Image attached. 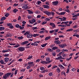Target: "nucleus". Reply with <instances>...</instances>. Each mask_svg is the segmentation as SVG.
Here are the masks:
<instances>
[{
	"mask_svg": "<svg viewBox=\"0 0 79 79\" xmlns=\"http://www.w3.org/2000/svg\"><path fill=\"white\" fill-rule=\"evenodd\" d=\"M14 75V73H9L5 74L4 76H3V79H6L7 77H9V76L10 75V77H12Z\"/></svg>",
	"mask_w": 79,
	"mask_h": 79,
	"instance_id": "obj_1",
	"label": "nucleus"
},
{
	"mask_svg": "<svg viewBox=\"0 0 79 79\" xmlns=\"http://www.w3.org/2000/svg\"><path fill=\"white\" fill-rule=\"evenodd\" d=\"M44 13L48 16H50L52 15V16H53V15H54V12H50L48 11H45L44 12Z\"/></svg>",
	"mask_w": 79,
	"mask_h": 79,
	"instance_id": "obj_2",
	"label": "nucleus"
},
{
	"mask_svg": "<svg viewBox=\"0 0 79 79\" xmlns=\"http://www.w3.org/2000/svg\"><path fill=\"white\" fill-rule=\"evenodd\" d=\"M28 43H29V41H26L21 43V45H26V46H27L29 45L28 44H28Z\"/></svg>",
	"mask_w": 79,
	"mask_h": 79,
	"instance_id": "obj_3",
	"label": "nucleus"
},
{
	"mask_svg": "<svg viewBox=\"0 0 79 79\" xmlns=\"http://www.w3.org/2000/svg\"><path fill=\"white\" fill-rule=\"evenodd\" d=\"M18 49L19 50L20 52H24L25 50V48L24 47H19V48H18Z\"/></svg>",
	"mask_w": 79,
	"mask_h": 79,
	"instance_id": "obj_4",
	"label": "nucleus"
},
{
	"mask_svg": "<svg viewBox=\"0 0 79 79\" xmlns=\"http://www.w3.org/2000/svg\"><path fill=\"white\" fill-rule=\"evenodd\" d=\"M40 69L41 71H43L41 72V73H45V70L44 67H40Z\"/></svg>",
	"mask_w": 79,
	"mask_h": 79,
	"instance_id": "obj_5",
	"label": "nucleus"
},
{
	"mask_svg": "<svg viewBox=\"0 0 79 79\" xmlns=\"http://www.w3.org/2000/svg\"><path fill=\"white\" fill-rule=\"evenodd\" d=\"M29 5L28 4H24V5L22 7L23 8H24V10H26L29 8V6H28Z\"/></svg>",
	"mask_w": 79,
	"mask_h": 79,
	"instance_id": "obj_6",
	"label": "nucleus"
},
{
	"mask_svg": "<svg viewBox=\"0 0 79 79\" xmlns=\"http://www.w3.org/2000/svg\"><path fill=\"white\" fill-rule=\"evenodd\" d=\"M52 62V61L50 60V61H49L48 62H47L45 61H41L40 62L41 63H42V64H47Z\"/></svg>",
	"mask_w": 79,
	"mask_h": 79,
	"instance_id": "obj_7",
	"label": "nucleus"
},
{
	"mask_svg": "<svg viewBox=\"0 0 79 79\" xmlns=\"http://www.w3.org/2000/svg\"><path fill=\"white\" fill-rule=\"evenodd\" d=\"M28 64L31 67L32 66H34V62H28Z\"/></svg>",
	"mask_w": 79,
	"mask_h": 79,
	"instance_id": "obj_8",
	"label": "nucleus"
},
{
	"mask_svg": "<svg viewBox=\"0 0 79 79\" xmlns=\"http://www.w3.org/2000/svg\"><path fill=\"white\" fill-rule=\"evenodd\" d=\"M52 5L54 6H56V5H58V1H56L53 2H52Z\"/></svg>",
	"mask_w": 79,
	"mask_h": 79,
	"instance_id": "obj_9",
	"label": "nucleus"
},
{
	"mask_svg": "<svg viewBox=\"0 0 79 79\" xmlns=\"http://www.w3.org/2000/svg\"><path fill=\"white\" fill-rule=\"evenodd\" d=\"M36 20L35 19H33L31 20H29V22L31 23V24H33V23H35Z\"/></svg>",
	"mask_w": 79,
	"mask_h": 79,
	"instance_id": "obj_10",
	"label": "nucleus"
},
{
	"mask_svg": "<svg viewBox=\"0 0 79 79\" xmlns=\"http://www.w3.org/2000/svg\"><path fill=\"white\" fill-rule=\"evenodd\" d=\"M54 43L56 44V45H59L60 44H61V42L59 40H56L55 41H54Z\"/></svg>",
	"mask_w": 79,
	"mask_h": 79,
	"instance_id": "obj_11",
	"label": "nucleus"
},
{
	"mask_svg": "<svg viewBox=\"0 0 79 79\" xmlns=\"http://www.w3.org/2000/svg\"><path fill=\"white\" fill-rule=\"evenodd\" d=\"M56 60H62V56H59L58 57H57L56 58Z\"/></svg>",
	"mask_w": 79,
	"mask_h": 79,
	"instance_id": "obj_12",
	"label": "nucleus"
},
{
	"mask_svg": "<svg viewBox=\"0 0 79 79\" xmlns=\"http://www.w3.org/2000/svg\"><path fill=\"white\" fill-rule=\"evenodd\" d=\"M50 26H52L53 28H54L56 26L55 24L52 23H50Z\"/></svg>",
	"mask_w": 79,
	"mask_h": 79,
	"instance_id": "obj_13",
	"label": "nucleus"
},
{
	"mask_svg": "<svg viewBox=\"0 0 79 79\" xmlns=\"http://www.w3.org/2000/svg\"><path fill=\"white\" fill-rule=\"evenodd\" d=\"M44 8H46L47 9H49V6L47 5H43Z\"/></svg>",
	"mask_w": 79,
	"mask_h": 79,
	"instance_id": "obj_14",
	"label": "nucleus"
},
{
	"mask_svg": "<svg viewBox=\"0 0 79 79\" xmlns=\"http://www.w3.org/2000/svg\"><path fill=\"white\" fill-rule=\"evenodd\" d=\"M32 37V34H28V35H27V37L28 38H31V37Z\"/></svg>",
	"mask_w": 79,
	"mask_h": 79,
	"instance_id": "obj_15",
	"label": "nucleus"
},
{
	"mask_svg": "<svg viewBox=\"0 0 79 79\" xmlns=\"http://www.w3.org/2000/svg\"><path fill=\"white\" fill-rule=\"evenodd\" d=\"M50 38H51V36H50L47 37L45 38L44 40L45 41H46V40H48V39H50Z\"/></svg>",
	"mask_w": 79,
	"mask_h": 79,
	"instance_id": "obj_16",
	"label": "nucleus"
},
{
	"mask_svg": "<svg viewBox=\"0 0 79 79\" xmlns=\"http://www.w3.org/2000/svg\"><path fill=\"white\" fill-rule=\"evenodd\" d=\"M56 71L58 73H60V72H61V70H60V68H59V67H58L57 68V69H56Z\"/></svg>",
	"mask_w": 79,
	"mask_h": 79,
	"instance_id": "obj_17",
	"label": "nucleus"
},
{
	"mask_svg": "<svg viewBox=\"0 0 79 79\" xmlns=\"http://www.w3.org/2000/svg\"><path fill=\"white\" fill-rule=\"evenodd\" d=\"M47 50L48 51V52H52L53 51V50H52V49L49 48H48Z\"/></svg>",
	"mask_w": 79,
	"mask_h": 79,
	"instance_id": "obj_18",
	"label": "nucleus"
},
{
	"mask_svg": "<svg viewBox=\"0 0 79 79\" xmlns=\"http://www.w3.org/2000/svg\"><path fill=\"white\" fill-rule=\"evenodd\" d=\"M58 46L60 47H61V48H64V44H59Z\"/></svg>",
	"mask_w": 79,
	"mask_h": 79,
	"instance_id": "obj_19",
	"label": "nucleus"
},
{
	"mask_svg": "<svg viewBox=\"0 0 79 79\" xmlns=\"http://www.w3.org/2000/svg\"><path fill=\"white\" fill-rule=\"evenodd\" d=\"M58 49V47L54 46L52 48V50H57Z\"/></svg>",
	"mask_w": 79,
	"mask_h": 79,
	"instance_id": "obj_20",
	"label": "nucleus"
},
{
	"mask_svg": "<svg viewBox=\"0 0 79 79\" xmlns=\"http://www.w3.org/2000/svg\"><path fill=\"white\" fill-rule=\"evenodd\" d=\"M59 67L60 68V69H65V68L62 65L60 64L59 65Z\"/></svg>",
	"mask_w": 79,
	"mask_h": 79,
	"instance_id": "obj_21",
	"label": "nucleus"
},
{
	"mask_svg": "<svg viewBox=\"0 0 79 79\" xmlns=\"http://www.w3.org/2000/svg\"><path fill=\"white\" fill-rule=\"evenodd\" d=\"M4 60L5 61V62H8L9 60V58L8 57H6L4 59Z\"/></svg>",
	"mask_w": 79,
	"mask_h": 79,
	"instance_id": "obj_22",
	"label": "nucleus"
},
{
	"mask_svg": "<svg viewBox=\"0 0 79 79\" xmlns=\"http://www.w3.org/2000/svg\"><path fill=\"white\" fill-rule=\"evenodd\" d=\"M6 19V18L5 17H3L1 18V21H4V20H5Z\"/></svg>",
	"mask_w": 79,
	"mask_h": 79,
	"instance_id": "obj_23",
	"label": "nucleus"
},
{
	"mask_svg": "<svg viewBox=\"0 0 79 79\" xmlns=\"http://www.w3.org/2000/svg\"><path fill=\"white\" fill-rule=\"evenodd\" d=\"M30 34V31H26L25 33L24 34V35H27L28 34Z\"/></svg>",
	"mask_w": 79,
	"mask_h": 79,
	"instance_id": "obj_24",
	"label": "nucleus"
},
{
	"mask_svg": "<svg viewBox=\"0 0 79 79\" xmlns=\"http://www.w3.org/2000/svg\"><path fill=\"white\" fill-rule=\"evenodd\" d=\"M0 63L2 64H6V63H4L3 61L2 60L0 61Z\"/></svg>",
	"mask_w": 79,
	"mask_h": 79,
	"instance_id": "obj_25",
	"label": "nucleus"
},
{
	"mask_svg": "<svg viewBox=\"0 0 79 79\" xmlns=\"http://www.w3.org/2000/svg\"><path fill=\"white\" fill-rule=\"evenodd\" d=\"M27 11H28V13L29 14H33V12L32 11L30 10H27Z\"/></svg>",
	"mask_w": 79,
	"mask_h": 79,
	"instance_id": "obj_26",
	"label": "nucleus"
},
{
	"mask_svg": "<svg viewBox=\"0 0 79 79\" xmlns=\"http://www.w3.org/2000/svg\"><path fill=\"white\" fill-rule=\"evenodd\" d=\"M5 29V27H0V31H3Z\"/></svg>",
	"mask_w": 79,
	"mask_h": 79,
	"instance_id": "obj_27",
	"label": "nucleus"
},
{
	"mask_svg": "<svg viewBox=\"0 0 79 79\" xmlns=\"http://www.w3.org/2000/svg\"><path fill=\"white\" fill-rule=\"evenodd\" d=\"M10 50H3L2 51V53H6V52H8Z\"/></svg>",
	"mask_w": 79,
	"mask_h": 79,
	"instance_id": "obj_28",
	"label": "nucleus"
},
{
	"mask_svg": "<svg viewBox=\"0 0 79 79\" xmlns=\"http://www.w3.org/2000/svg\"><path fill=\"white\" fill-rule=\"evenodd\" d=\"M18 11V10L17 9H15L13 10V12H14L15 13H16V12Z\"/></svg>",
	"mask_w": 79,
	"mask_h": 79,
	"instance_id": "obj_29",
	"label": "nucleus"
},
{
	"mask_svg": "<svg viewBox=\"0 0 79 79\" xmlns=\"http://www.w3.org/2000/svg\"><path fill=\"white\" fill-rule=\"evenodd\" d=\"M48 44V43H46L44 44H42V45H41V47H46V45H47V44Z\"/></svg>",
	"mask_w": 79,
	"mask_h": 79,
	"instance_id": "obj_30",
	"label": "nucleus"
},
{
	"mask_svg": "<svg viewBox=\"0 0 79 79\" xmlns=\"http://www.w3.org/2000/svg\"><path fill=\"white\" fill-rule=\"evenodd\" d=\"M12 35L9 33L8 34H7V35L6 36V37H11V36H12Z\"/></svg>",
	"mask_w": 79,
	"mask_h": 79,
	"instance_id": "obj_31",
	"label": "nucleus"
},
{
	"mask_svg": "<svg viewBox=\"0 0 79 79\" xmlns=\"http://www.w3.org/2000/svg\"><path fill=\"white\" fill-rule=\"evenodd\" d=\"M15 27L17 28H19V27H20V26L18 24H17L15 25Z\"/></svg>",
	"mask_w": 79,
	"mask_h": 79,
	"instance_id": "obj_32",
	"label": "nucleus"
},
{
	"mask_svg": "<svg viewBox=\"0 0 79 79\" xmlns=\"http://www.w3.org/2000/svg\"><path fill=\"white\" fill-rule=\"evenodd\" d=\"M73 31V29L72 28H71L70 29H68L67 30H66V32H68L69 31Z\"/></svg>",
	"mask_w": 79,
	"mask_h": 79,
	"instance_id": "obj_33",
	"label": "nucleus"
},
{
	"mask_svg": "<svg viewBox=\"0 0 79 79\" xmlns=\"http://www.w3.org/2000/svg\"><path fill=\"white\" fill-rule=\"evenodd\" d=\"M17 38L18 39H19V40H21V39H23V37L22 36L20 37H18Z\"/></svg>",
	"mask_w": 79,
	"mask_h": 79,
	"instance_id": "obj_34",
	"label": "nucleus"
},
{
	"mask_svg": "<svg viewBox=\"0 0 79 79\" xmlns=\"http://www.w3.org/2000/svg\"><path fill=\"white\" fill-rule=\"evenodd\" d=\"M11 25H12V23H7V26H9V27H10Z\"/></svg>",
	"mask_w": 79,
	"mask_h": 79,
	"instance_id": "obj_35",
	"label": "nucleus"
},
{
	"mask_svg": "<svg viewBox=\"0 0 79 79\" xmlns=\"http://www.w3.org/2000/svg\"><path fill=\"white\" fill-rule=\"evenodd\" d=\"M33 56H29L28 58L27 59V60H29V59H31V58H32Z\"/></svg>",
	"mask_w": 79,
	"mask_h": 79,
	"instance_id": "obj_36",
	"label": "nucleus"
},
{
	"mask_svg": "<svg viewBox=\"0 0 79 79\" xmlns=\"http://www.w3.org/2000/svg\"><path fill=\"white\" fill-rule=\"evenodd\" d=\"M20 45L19 44H17L16 45L14 46L15 48H17V47H19Z\"/></svg>",
	"mask_w": 79,
	"mask_h": 79,
	"instance_id": "obj_37",
	"label": "nucleus"
},
{
	"mask_svg": "<svg viewBox=\"0 0 79 79\" xmlns=\"http://www.w3.org/2000/svg\"><path fill=\"white\" fill-rule=\"evenodd\" d=\"M54 32V30L50 31L49 33H50V34H52V33H53V32Z\"/></svg>",
	"mask_w": 79,
	"mask_h": 79,
	"instance_id": "obj_38",
	"label": "nucleus"
},
{
	"mask_svg": "<svg viewBox=\"0 0 79 79\" xmlns=\"http://www.w3.org/2000/svg\"><path fill=\"white\" fill-rule=\"evenodd\" d=\"M46 61H50V59L49 57H48L46 58Z\"/></svg>",
	"mask_w": 79,
	"mask_h": 79,
	"instance_id": "obj_39",
	"label": "nucleus"
},
{
	"mask_svg": "<svg viewBox=\"0 0 79 79\" xmlns=\"http://www.w3.org/2000/svg\"><path fill=\"white\" fill-rule=\"evenodd\" d=\"M9 15H10V14H9V13H7L5 15V16L6 18L8 17V16H9Z\"/></svg>",
	"mask_w": 79,
	"mask_h": 79,
	"instance_id": "obj_40",
	"label": "nucleus"
},
{
	"mask_svg": "<svg viewBox=\"0 0 79 79\" xmlns=\"http://www.w3.org/2000/svg\"><path fill=\"white\" fill-rule=\"evenodd\" d=\"M35 13L36 14H39V13H40V11L39 10H37L35 11Z\"/></svg>",
	"mask_w": 79,
	"mask_h": 79,
	"instance_id": "obj_41",
	"label": "nucleus"
},
{
	"mask_svg": "<svg viewBox=\"0 0 79 79\" xmlns=\"http://www.w3.org/2000/svg\"><path fill=\"white\" fill-rule=\"evenodd\" d=\"M40 61V59H38L36 60L35 61V63H38Z\"/></svg>",
	"mask_w": 79,
	"mask_h": 79,
	"instance_id": "obj_42",
	"label": "nucleus"
},
{
	"mask_svg": "<svg viewBox=\"0 0 79 79\" xmlns=\"http://www.w3.org/2000/svg\"><path fill=\"white\" fill-rule=\"evenodd\" d=\"M59 37L60 38H61V37L62 38H64V36L63 35H60L59 36Z\"/></svg>",
	"mask_w": 79,
	"mask_h": 79,
	"instance_id": "obj_43",
	"label": "nucleus"
},
{
	"mask_svg": "<svg viewBox=\"0 0 79 79\" xmlns=\"http://www.w3.org/2000/svg\"><path fill=\"white\" fill-rule=\"evenodd\" d=\"M32 29L33 30H35V29H37V27H32Z\"/></svg>",
	"mask_w": 79,
	"mask_h": 79,
	"instance_id": "obj_44",
	"label": "nucleus"
},
{
	"mask_svg": "<svg viewBox=\"0 0 79 79\" xmlns=\"http://www.w3.org/2000/svg\"><path fill=\"white\" fill-rule=\"evenodd\" d=\"M62 51H64V52H68V50L64 49L62 50Z\"/></svg>",
	"mask_w": 79,
	"mask_h": 79,
	"instance_id": "obj_45",
	"label": "nucleus"
},
{
	"mask_svg": "<svg viewBox=\"0 0 79 79\" xmlns=\"http://www.w3.org/2000/svg\"><path fill=\"white\" fill-rule=\"evenodd\" d=\"M37 3L38 5H40V4L41 3H42V2H41V1H37Z\"/></svg>",
	"mask_w": 79,
	"mask_h": 79,
	"instance_id": "obj_46",
	"label": "nucleus"
},
{
	"mask_svg": "<svg viewBox=\"0 0 79 79\" xmlns=\"http://www.w3.org/2000/svg\"><path fill=\"white\" fill-rule=\"evenodd\" d=\"M56 54L55 52H53L52 53V56H55V55H56Z\"/></svg>",
	"mask_w": 79,
	"mask_h": 79,
	"instance_id": "obj_47",
	"label": "nucleus"
},
{
	"mask_svg": "<svg viewBox=\"0 0 79 79\" xmlns=\"http://www.w3.org/2000/svg\"><path fill=\"white\" fill-rule=\"evenodd\" d=\"M72 58V57H70L69 58H66V60H67V61H69L71 59V58Z\"/></svg>",
	"mask_w": 79,
	"mask_h": 79,
	"instance_id": "obj_48",
	"label": "nucleus"
},
{
	"mask_svg": "<svg viewBox=\"0 0 79 79\" xmlns=\"http://www.w3.org/2000/svg\"><path fill=\"white\" fill-rule=\"evenodd\" d=\"M54 31H55V32H57L58 31H59V29H55L54 30Z\"/></svg>",
	"mask_w": 79,
	"mask_h": 79,
	"instance_id": "obj_49",
	"label": "nucleus"
},
{
	"mask_svg": "<svg viewBox=\"0 0 79 79\" xmlns=\"http://www.w3.org/2000/svg\"><path fill=\"white\" fill-rule=\"evenodd\" d=\"M31 67L29 65H28V66L27 67V69H29L31 68Z\"/></svg>",
	"mask_w": 79,
	"mask_h": 79,
	"instance_id": "obj_50",
	"label": "nucleus"
},
{
	"mask_svg": "<svg viewBox=\"0 0 79 79\" xmlns=\"http://www.w3.org/2000/svg\"><path fill=\"white\" fill-rule=\"evenodd\" d=\"M18 70H16L15 71L14 74L15 75H16V74H17L18 73Z\"/></svg>",
	"mask_w": 79,
	"mask_h": 79,
	"instance_id": "obj_51",
	"label": "nucleus"
},
{
	"mask_svg": "<svg viewBox=\"0 0 79 79\" xmlns=\"http://www.w3.org/2000/svg\"><path fill=\"white\" fill-rule=\"evenodd\" d=\"M66 2V3H69V1H68V0H64L63 1V2Z\"/></svg>",
	"mask_w": 79,
	"mask_h": 79,
	"instance_id": "obj_52",
	"label": "nucleus"
},
{
	"mask_svg": "<svg viewBox=\"0 0 79 79\" xmlns=\"http://www.w3.org/2000/svg\"><path fill=\"white\" fill-rule=\"evenodd\" d=\"M19 28L20 29H21L22 30H23V29H24V27H21V26Z\"/></svg>",
	"mask_w": 79,
	"mask_h": 79,
	"instance_id": "obj_53",
	"label": "nucleus"
},
{
	"mask_svg": "<svg viewBox=\"0 0 79 79\" xmlns=\"http://www.w3.org/2000/svg\"><path fill=\"white\" fill-rule=\"evenodd\" d=\"M4 56H5V57H8V56H9V54H5L4 55Z\"/></svg>",
	"mask_w": 79,
	"mask_h": 79,
	"instance_id": "obj_54",
	"label": "nucleus"
},
{
	"mask_svg": "<svg viewBox=\"0 0 79 79\" xmlns=\"http://www.w3.org/2000/svg\"><path fill=\"white\" fill-rule=\"evenodd\" d=\"M18 4H16V3H15L13 5V6H18Z\"/></svg>",
	"mask_w": 79,
	"mask_h": 79,
	"instance_id": "obj_55",
	"label": "nucleus"
},
{
	"mask_svg": "<svg viewBox=\"0 0 79 79\" xmlns=\"http://www.w3.org/2000/svg\"><path fill=\"white\" fill-rule=\"evenodd\" d=\"M9 29H13V28H14V27L12 25H11L10 27H9Z\"/></svg>",
	"mask_w": 79,
	"mask_h": 79,
	"instance_id": "obj_56",
	"label": "nucleus"
},
{
	"mask_svg": "<svg viewBox=\"0 0 79 79\" xmlns=\"http://www.w3.org/2000/svg\"><path fill=\"white\" fill-rule=\"evenodd\" d=\"M52 75H53V74H52V72L50 73H49V76H52Z\"/></svg>",
	"mask_w": 79,
	"mask_h": 79,
	"instance_id": "obj_57",
	"label": "nucleus"
},
{
	"mask_svg": "<svg viewBox=\"0 0 79 79\" xmlns=\"http://www.w3.org/2000/svg\"><path fill=\"white\" fill-rule=\"evenodd\" d=\"M45 31H41L39 32L40 34H42V33H44Z\"/></svg>",
	"mask_w": 79,
	"mask_h": 79,
	"instance_id": "obj_58",
	"label": "nucleus"
},
{
	"mask_svg": "<svg viewBox=\"0 0 79 79\" xmlns=\"http://www.w3.org/2000/svg\"><path fill=\"white\" fill-rule=\"evenodd\" d=\"M77 27V25L76 24L73 27V28H75L76 29V28Z\"/></svg>",
	"mask_w": 79,
	"mask_h": 79,
	"instance_id": "obj_59",
	"label": "nucleus"
},
{
	"mask_svg": "<svg viewBox=\"0 0 79 79\" xmlns=\"http://www.w3.org/2000/svg\"><path fill=\"white\" fill-rule=\"evenodd\" d=\"M65 13H66V12H61V15H64Z\"/></svg>",
	"mask_w": 79,
	"mask_h": 79,
	"instance_id": "obj_60",
	"label": "nucleus"
},
{
	"mask_svg": "<svg viewBox=\"0 0 79 79\" xmlns=\"http://www.w3.org/2000/svg\"><path fill=\"white\" fill-rule=\"evenodd\" d=\"M66 12H67V13H70V11H69V10L67 9V10H65Z\"/></svg>",
	"mask_w": 79,
	"mask_h": 79,
	"instance_id": "obj_61",
	"label": "nucleus"
},
{
	"mask_svg": "<svg viewBox=\"0 0 79 79\" xmlns=\"http://www.w3.org/2000/svg\"><path fill=\"white\" fill-rule=\"evenodd\" d=\"M46 21H50V19L48 18H46Z\"/></svg>",
	"mask_w": 79,
	"mask_h": 79,
	"instance_id": "obj_62",
	"label": "nucleus"
},
{
	"mask_svg": "<svg viewBox=\"0 0 79 79\" xmlns=\"http://www.w3.org/2000/svg\"><path fill=\"white\" fill-rule=\"evenodd\" d=\"M74 2H75V1L74 0H72V4H74Z\"/></svg>",
	"mask_w": 79,
	"mask_h": 79,
	"instance_id": "obj_63",
	"label": "nucleus"
},
{
	"mask_svg": "<svg viewBox=\"0 0 79 79\" xmlns=\"http://www.w3.org/2000/svg\"><path fill=\"white\" fill-rule=\"evenodd\" d=\"M33 71V69H29V72L31 73V72H32Z\"/></svg>",
	"mask_w": 79,
	"mask_h": 79,
	"instance_id": "obj_64",
	"label": "nucleus"
}]
</instances>
